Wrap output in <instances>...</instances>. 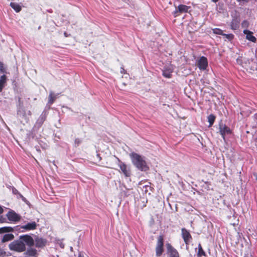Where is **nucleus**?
Masks as SVG:
<instances>
[{
  "instance_id": "25",
  "label": "nucleus",
  "mask_w": 257,
  "mask_h": 257,
  "mask_svg": "<svg viewBox=\"0 0 257 257\" xmlns=\"http://www.w3.org/2000/svg\"><path fill=\"white\" fill-rule=\"evenodd\" d=\"M249 26V23L248 21L245 20V21H243L242 23H241V26L242 28H248Z\"/></svg>"
},
{
  "instance_id": "32",
  "label": "nucleus",
  "mask_w": 257,
  "mask_h": 257,
  "mask_svg": "<svg viewBox=\"0 0 257 257\" xmlns=\"http://www.w3.org/2000/svg\"><path fill=\"white\" fill-rule=\"evenodd\" d=\"M3 212V209L2 207L0 206V214H1Z\"/></svg>"
},
{
  "instance_id": "3",
  "label": "nucleus",
  "mask_w": 257,
  "mask_h": 257,
  "mask_svg": "<svg viewBox=\"0 0 257 257\" xmlns=\"http://www.w3.org/2000/svg\"><path fill=\"white\" fill-rule=\"evenodd\" d=\"M164 240L163 237L160 235L158 237L157 243L156 247V254L158 256H160L163 252Z\"/></svg>"
},
{
  "instance_id": "6",
  "label": "nucleus",
  "mask_w": 257,
  "mask_h": 257,
  "mask_svg": "<svg viewBox=\"0 0 257 257\" xmlns=\"http://www.w3.org/2000/svg\"><path fill=\"white\" fill-rule=\"evenodd\" d=\"M167 248V253L169 257H179V254L177 250L174 248L172 245L168 243L166 245Z\"/></svg>"
},
{
  "instance_id": "36",
  "label": "nucleus",
  "mask_w": 257,
  "mask_h": 257,
  "mask_svg": "<svg viewBox=\"0 0 257 257\" xmlns=\"http://www.w3.org/2000/svg\"><path fill=\"white\" fill-rule=\"evenodd\" d=\"M97 157L99 158V160H100V159H101V158H100V157L99 156V155H98V154H97Z\"/></svg>"
},
{
  "instance_id": "21",
  "label": "nucleus",
  "mask_w": 257,
  "mask_h": 257,
  "mask_svg": "<svg viewBox=\"0 0 257 257\" xmlns=\"http://www.w3.org/2000/svg\"><path fill=\"white\" fill-rule=\"evenodd\" d=\"M197 255L198 256H200L201 255H204V256L205 255V252H204V251L202 249V247L201 246L200 244H199V245H198V253H197Z\"/></svg>"
},
{
  "instance_id": "19",
  "label": "nucleus",
  "mask_w": 257,
  "mask_h": 257,
  "mask_svg": "<svg viewBox=\"0 0 257 257\" xmlns=\"http://www.w3.org/2000/svg\"><path fill=\"white\" fill-rule=\"evenodd\" d=\"M188 7L184 5H180L178 6V11L180 13H185L188 10Z\"/></svg>"
},
{
  "instance_id": "24",
  "label": "nucleus",
  "mask_w": 257,
  "mask_h": 257,
  "mask_svg": "<svg viewBox=\"0 0 257 257\" xmlns=\"http://www.w3.org/2000/svg\"><path fill=\"white\" fill-rule=\"evenodd\" d=\"M27 254L34 256L36 254V251L34 249L28 250L27 251Z\"/></svg>"
},
{
  "instance_id": "29",
  "label": "nucleus",
  "mask_w": 257,
  "mask_h": 257,
  "mask_svg": "<svg viewBox=\"0 0 257 257\" xmlns=\"http://www.w3.org/2000/svg\"><path fill=\"white\" fill-rule=\"evenodd\" d=\"M2 64L0 63V71L2 72H4L3 66L2 65Z\"/></svg>"
},
{
  "instance_id": "37",
  "label": "nucleus",
  "mask_w": 257,
  "mask_h": 257,
  "mask_svg": "<svg viewBox=\"0 0 257 257\" xmlns=\"http://www.w3.org/2000/svg\"><path fill=\"white\" fill-rule=\"evenodd\" d=\"M236 1L239 2H242L244 1V0H236Z\"/></svg>"
},
{
  "instance_id": "7",
  "label": "nucleus",
  "mask_w": 257,
  "mask_h": 257,
  "mask_svg": "<svg viewBox=\"0 0 257 257\" xmlns=\"http://www.w3.org/2000/svg\"><path fill=\"white\" fill-rule=\"evenodd\" d=\"M7 216L8 219L12 222H17L21 219L20 216L13 211H9L7 213Z\"/></svg>"
},
{
  "instance_id": "20",
  "label": "nucleus",
  "mask_w": 257,
  "mask_h": 257,
  "mask_svg": "<svg viewBox=\"0 0 257 257\" xmlns=\"http://www.w3.org/2000/svg\"><path fill=\"white\" fill-rule=\"evenodd\" d=\"M215 116L212 114H210L208 116V121L209 123V126H211L214 122Z\"/></svg>"
},
{
  "instance_id": "2",
  "label": "nucleus",
  "mask_w": 257,
  "mask_h": 257,
  "mask_svg": "<svg viewBox=\"0 0 257 257\" xmlns=\"http://www.w3.org/2000/svg\"><path fill=\"white\" fill-rule=\"evenodd\" d=\"M10 248L11 250L18 252H22L26 249L25 243L21 240L14 241L10 244Z\"/></svg>"
},
{
  "instance_id": "28",
  "label": "nucleus",
  "mask_w": 257,
  "mask_h": 257,
  "mask_svg": "<svg viewBox=\"0 0 257 257\" xmlns=\"http://www.w3.org/2000/svg\"><path fill=\"white\" fill-rule=\"evenodd\" d=\"M179 12L178 10H176L174 12V16L175 17H176L178 16V13Z\"/></svg>"
},
{
  "instance_id": "5",
  "label": "nucleus",
  "mask_w": 257,
  "mask_h": 257,
  "mask_svg": "<svg viewBox=\"0 0 257 257\" xmlns=\"http://www.w3.org/2000/svg\"><path fill=\"white\" fill-rule=\"evenodd\" d=\"M197 65L200 70H205L208 66V61L206 57L202 56L198 60Z\"/></svg>"
},
{
  "instance_id": "30",
  "label": "nucleus",
  "mask_w": 257,
  "mask_h": 257,
  "mask_svg": "<svg viewBox=\"0 0 257 257\" xmlns=\"http://www.w3.org/2000/svg\"><path fill=\"white\" fill-rule=\"evenodd\" d=\"M237 63L239 64H241V58H237L236 59Z\"/></svg>"
},
{
  "instance_id": "33",
  "label": "nucleus",
  "mask_w": 257,
  "mask_h": 257,
  "mask_svg": "<svg viewBox=\"0 0 257 257\" xmlns=\"http://www.w3.org/2000/svg\"><path fill=\"white\" fill-rule=\"evenodd\" d=\"M78 257H84V256L81 253H79Z\"/></svg>"
},
{
  "instance_id": "12",
  "label": "nucleus",
  "mask_w": 257,
  "mask_h": 257,
  "mask_svg": "<svg viewBox=\"0 0 257 257\" xmlns=\"http://www.w3.org/2000/svg\"><path fill=\"white\" fill-rule=\"evenodd\" d=\"M219 130L220 134L223 138L226 134H229L230 133V129L225 125H220Z\"/></svg>"
},
{
  "instance_id": "35",
  "label": "nucleus",
  "mask_w": 257,
  "mask_h": 257,
  "mask_svg": "<svg viewBox=\"0 0 257 257\" xmlns=\"http://www.w3.org/2000/svg\"><path fill=\"white\" fill-rule=\"evenodd\" d=\"M76 142H77V143H79L80 142V141H79V140H75V143H76Z\"/></svg>"
},
{
  "instance_id": "10",
  "label": "nucleus",
  "mask_w": 257,
  "mask_h": 257,
  "mask_svg": "<svg viewBox=\"0 0 257 257\" xmlns=\"http://www.w3.org/2000/svg\"><path fill=\"white\" fill-rule=\"evenodd\" d=\"M182 235L184 239L185 242L186 244H188V242L190 241L191 238V236L190 233L185 229H182Z\"/></svg>"
},
{
  "instance_id": "39",
  "label": "nucleus",
  "mask_w": 257,
  "mask_h": 257,
  "mask_svg": "<svg viewBox=\"0 0 257 257\" xmlns=\"http://www.w3.org/2000/svg\"><path fill=\"white\" fill-rule=\"evenodd\" d=\"M256 180H257V177H256Z\"/></svg>"
},
{
  "instance_id": "4",
  "label": "nucleus",
  "mask_w": 257,
  "mask_h": 257,
  "mask_svg": "<svg viewBox=\"0 0 257 257\" xmlns=\"http://www.w3.org/2000/svg\"><path fill=\"white\" fill-rule=\"evenodd\" d=\"M118 163V166L121 172L124 174L125 177H129L131 175V171L129 168L123 162H121L118 158H117Z\"/></svg>"
},
{
  "instance_id": "13",
  "label": "nucleus",
  "mask_w": 257,
  "mask_h": 257,
  "mask_svg": "<svg viewBox=\"0 0 257 257\" xmlns=\"http://www.w3.org/2000/svg\"><path fill=\"white\" fill-rule=\"evenodd\" d=\"M36 227V223L35 222H32L30 223H28V224L23 226L22 227V228L25 229L26 230H33L35 229Z\"/></svg>"
},
{
  "instance_id": "38",
  "label": "nucleus",
  "mask_w": 257,
  "mask_h": 257,
  "mask_svg": "<svg viewBox=\"0 0 257 257\" xmlns=\"http://www.w3.org/2000/svg\"><path fill=\"white\" fill-rule=\"evenodd\" d=\"M213 2H217L218 1V0H212Z\"/></svg>"
},
{
  "instance_id": "17",
  "label": "nucleus",
  "mask_w": 257,
  "mask_h": 257,
  "mask_svg": "<svg viewBox=\"0 0 257 257\" xmlns=\"http://www.w3.org/2000/svg\"><path fill=\"white\" fill-rule=\"evenodd\" d=\"M14 229L12 227L6 226L0 228V233L5 232H10L13 231Z\"/></svg>"
},
{
  "instance_id": "16",
  "label": "nucleus",
  "mask_w": 257,
  "mask_h": 257,
  "mask_svg": "<svg viewBox=\"0 0 257 257\" xmlns=\"http://www.w3.org/2000/svg\"><path fill=\"white\" fill-rule=\"evenodd\" d=\"M14 238V235L13 234H10V233L6 234L4 236L3 238L2 239V241L3 242L8 241L13 239Z\"/></svg>"
},
{
  "instance_id": "27",
  "label": "nucleus",
  "mask_w": 257,
  "mask_h": 257,
  "mask_svg": "<svg viewBox=\"0 0 257 257\" xmlns=\"http://www.w3.org/2000/svg\"><path fill=\"white\" fill-rule=\"evenodd\" d=\"M6 252L2 249L0 248V256L5 255Z\"/></svg>"
},
{
  "instance_id": "11",
  "label": "nucleus",
  "mask_w": 257,
  "mask_h": 257,
  "mask_svg": "<svg viewBox=\"0 0 257 257\" xmlns=\"http://www.w3.org/2000/svg\"><path fill=\"white\" fill-rule=\"evenodd\" d=\"M173 68L172 66L165 68L163 72V75L166 78H169L171 77Z\"/></svg>"
},
{
  "instance_id": "34",
  "label": "nucleus",
  "mask_w": 257,
  "mask_h": 257,
  "mask_svg": "<svg viewBox=\"0 0 257 257\" xmlns=\"http://www.w3.org/2000/svg\"><path fill=\"white\" fill-rule=\"evenodd\" d=\"M120 72H121V73H123L124 72V69L123 68H121Z\"/></svg>"
},
{
  "instance_id": "14",
  "label": "nucleus",
  "mask_w": 257,
  "mask_h": 257,
  "mask_svg": "<svg viewBox=\"0 0 257 257\" xmlns=\"http://www.w3.org/2000/svg\"><path fill=\"white\" fill-rule=\"evenodd\" d=\"M36 245L38 247H42L45 245L46 241L41 238H37L35 240Z\"/></svg>"
},
{
  "instance_id": "1",
  "label": "nucleus",
  "mask_w": 257,
  "mask_h": 257,
  "mask_svg": "<svg viewBox=\"0 0 257 257\" xmlns=\"http://www.w3.org/2000/svg\"><path fill=\"white\" fill-rule=\"evenodd\" d=\"M130 157L132 160V163L138 169L142 171H146L149 169L144 158L140 155L132 152L130 154Z\"/></svg>"
},
{
  "instance_id": "9",
  "label": "nucleus",
  "mask_w": 257,
  "mask_h": 257,
  "mask_svg": "<svg viewBox=\"0 0 257 257\" xmlns=\"http://www.w3.org/2000/svg\"><path fill=\"white\" fill-rule=\"evenodd\" d=\"M21 240L24 243H26L28 245L31 246L34 244V240L32 237L29 235H24L21 237Z\"/></svg>"
},
{
  "instance_id": "18",
  "label": "nucleus",
  "mask_w": 257,
  "mask_h": 257,
  "mask_svg": "<svg viewBox=\"0 0 257 257\" xmlns=\"http://www.w3.org/2000/svg\"><path fill=\"white\" fill-rule=\"evenodd\" d=\"M6 76L3 75L0 77V91H1L4 87V85L6 82Z\"/></svg>"
},
{
  "instance_id": "31",
  "label": "nucleus",
  "mask_w": 257,
  "mask_h": 257,
  "mask_svg": "<svg viewBox=\"0 0 257 257\" xmlns=\"http://www.w3.org/2000/svg\"><path fill=\"white\" fill-rule=\"evenodd\" d=\"M231 27L233 29H236L237 28V26L236 25H234L233 23L231 25Z\"/></svg>"
},
{
  "instance_id": "26",
  "label": "nucleus",
  "mask_w": 257,
  "mask_h": 257,
  "mask_svg": "<svg viewBox=\"0 0 257 257\" xmlns=\"http://www.w3.org/2000/svg\"><path fill=\"white\" fill-rule=\"evenodd\" d=\"M223 36H225L228 39L231 40L233 38V35L231 34H225L223 33Z\"/></svg>"
},
{
  "instance_id": "23",
  "label": "nucleus",
  "mask_w": 257,
  "mask_h": 257,
  "mask_svg": "<svg viewBox=\"0 0 257 257\" xmlns=\"http://www.w3.org/2000/svg\"><path fill=\"white\" fill-rule=\"evenodd\" d=\"M212 31H213V33L215 34L221 35H223V32L220 29H217V28L213 29L212 30Z\"/></svg>"
},
{
  "instance_id": "8",
  "label": "nucleus",
  "mask_w": 257,
  "mask_h": 257,
  "mask_svg": "<svg viewBox=\"0 0 257 257\" xmlns=\"http://www.w3.org/2000/svg\"><path fill=\"white\" fill-rule=\"evenodd\" d=\"M243 33L246 35V39L249 41L255 43L256 41V38L253 36L252 32L246 29L244 30Z\"/></svg>"
},
{
  "instance_id": "22",
  "label": "nucleus",
  "mask_w": 257,
  "mask_h": 257,
  "mask_svg": "<svg viewBox=\"0 0 257 257\" xmlns=\"http://www.w3.org/2000/svg\"><path fill=\"white\" fill-rule=\"evenodd\" d=\"M55 99L56 96L52 92H50L49 96V102L50 104L53 103Z\"/></svg>"
},
{
  "instance_id": "15",
  "label": "nucleus",
  "mask_w": 257,
  "mask_h": 257,
  "mask_svg": "<svg viewBox=\"0 0 257 257\" xmlns=\"http://www.w3.org/2000/svg\"><path fill=\"white\" fill-rule=\"evenodd\" d=\"M10 6L17 13L20 12L22 10L21 6L18 4L11 3Z\"/></svg>"
}]
</instances>
